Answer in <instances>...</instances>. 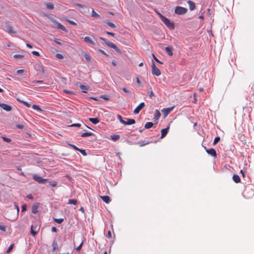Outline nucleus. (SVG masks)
<instances>
[{
  "label": "nucleus",
  "mask_w": 254,
  "mask_h": 254,
  "mask_svg": "<svg viewBox=\"0 0 254 254\" xmlns=\"http://www.w3.org/2000/svg\"><path fill=\"white\" fill-rule=\"evenodd\" d=\"M169 129V127H167L165 128H163L161 130V138H164L168 133Z\"/></svg>",
  "instance_id": "15"
},
{
  "label": "nucleus",
  "mask_w": 254,
  "mask_h": 254,
  "mask_svg": "<svg viewBox=\"0 0 254 254\" xmlns=\"http://www.w3.org/2000/svg\"><path fill=\"white\" fill-rule=\"evenodd\" d=\"M92 16L94 17H96V18H99L100 17V15L97 13H96L94 10V9H92Z\"/></svg>",
  "instance_id": "33"
},
{
  "label": "nucleus",
  "mask_w": 254,
  "mask_h": 254,
  "mask_svg": "<svg viewBox=\"0 0 254 254\" xmlns=\"http://www.w3.org/2000/svg\"><path fill=\"white\" fill-rule=\"evenodd\" d=\"M161 116V114L158 110H156L154 114L153 119L154 121H157L159 120Z\"/></svg>",
  "instance_id": "18"
},
{
  "label": "nucleus",
  "mask_w": 254,
  "mask_h": 254,
  "mask_svg": "<svg viewBox=\"0 0 254 254\" xmlns=\"http://www.w3.org/2000/svg\"><path fill=\"white\" fill-rule=\"evenodd\" d=\"M16 126L19 129H23L24 128V126L22 125H17Z\"/></svg>",
  "instance_id": "58"
},
{
  "label": "nucleus",
  "mask_w": 254,
  "mask_h": 254,
  "mask_svg": "<svg viewBox=\"0 0 254 254\" xmlns=\"http://www.w3.org/2000/svg\"><path fill=\"white\" fill-rule=\"evenodd\" d=\"M55 43L59 45H62V43L61 42V40L59 39H55L54 40Z\"/></svg>",
  "instance_id": "48"
},
{
  "label": "nucleus",
  "mask_w": 254,
  "mask_h": 254,
  "mask_svg": "<svg viewBox=\"0 0 254 254\" xmlns=\"http://www.w3.org/2000/svg\"><path fill=\"white\" fill-rule=\"evenodd\" d=\"M2 138L3 140L6 142H10L11 141V139L9 138L6 137L5 136H2Z\"/></svg>",
  "instance_id": "39"
},
{
  "label": "nucleus",
  "mask_w": 254,
  "mask_h": 254,
  "mask_svg": "<svg viewBox=\"0 0 254 254\" xmlns=\"http://www.w3.org/2000/svg\"><path fill=\"white\" fill-rule=\"evenodd\" d=\"M32 108L35 110H37L38 112H41L43 111V110L38 105H33L32 106Z\"/></svg>",
  "instance_id": "27"
},
{
  "label": "nucleus",
  "mask_w": 254,
  "mask_h": 254,
  "mask_svg": "<svg viewBox=\"0 0 254 254\" xmlns=\"http://www.w3.org/2000/svg\"><path fill=\"white\" fill-rule=\"evenodd\" d=\"M83 40L85 42L88 43L92 45H95V43L92 41L89 37H85L83 38Z\"/></svg>",
  "instance_id": "16"
},
{
  "label": "nucleus",
  "mask_w": 254,
  "mask_h": 254,
  "mask_svg": "<svg viewBox=\"0 0 254 254\" xmlns=\"http://www.w3.org/2000/svg\"><path fill=\"white\" fill-rule=\"evenodd\" d=\"M187 3L189 5V8L190 10H193L195 8V4L192 1L189 0L188 1Z\"/></svg>",
  "instance_id": "17"
},
{
  "label": "nucleus",
  "mask_w": 254,
  "mask_h": 254,
  "mask_svg": "<svg viewBox=\"0 0 254 254\" xmlns=\"http://www.w3.org/2000/svg\"><path fill=\"white\" fill-rule=\"evenodd\" d=\"M4 30L10 34L16 33V31L13 29V27L10 24H7L6 25Z\"/></svg>",
  "instance_id": "7"
},
{
  "label": "nucleus",
  "mask_w": 254,
  "mask_h": 254,
  "mask_svg": "<svg viewBox=\"0 0 254 254\" xmlns=\"http://www.w3.org/2000/svg\"><path fill=\"white\" fill-rule=\"evenodd\" d=\"M55 221L58 223V224H61L64 220V218H55Z\"/></svg>",
  "instance_id": "32"
},
{
  "label": "nucleus",
  "mask_w": 254,
  "mask_h": 254,
  "mask_svg": "<svg viewBox=\"0 0 254 254\" xmlns=\"http://www.w3.org/2000/svg\"><path fill=\"white\" fill-rule=\"evenodd\" d=\"M17 101H18L20 103H22L23 104H24L25 106H26L27 107H28V108H30L31 107V104L27 102H26V101H24L23 100H20V99H17Z\"/></svg>",
  "instance_id": "22"
},
{
  "label": "nucleus",
  "mask_w": 254,
  "mask_h": 254,
  "mask_svg": "<svg viewBox=\"0 0 254 254\" xmlns=\"http://www.w3.org/2000/svg\"><path fill=\"white\" fill-rule=\"evenodd\" d=\"M56 57H57L58 58L60 59H61L63 58V56L60 54H57L56 55Z\"/></svg>",
  "instance_id": "63"
},
{
  "label": "nucleus",
  "mask_w": 254,
  "mask_h": 254,
  "mask_svg": "<svg viewBox=\"0 0 254 254\" xmlns=\"http://www.w3.org/2000/svg\"><path fill=\"white\" fill-rule=\"evenodd\" d=\"M162 21L166 25V26L171 30H173L175 28V25L173 22L170 21L169 19L164 17Z\"/></svg>",
  "instance_id": "2"
},
{
  "label": "nucleus",
  "mask_w": 254,
  "mask_h": 254,
  "mask_svg": "<svg viewBox=\"0 0 254 254\" xmlns=\"http://www.w3.org/2000/svg\"><path fill=\"white\" fill-rule=\"evenodd\" d=\"M157 14L159 16V17L160 18L161 20L165 17V16H164L160 12H157Z\"/></svg>",
  "instance_id": "54"
},
{
  "label": "nucleus",
  "mask_w": 254,
  "mask_h": 254,
  "mask_svg": "<svg viewBox=\"0 0 254 254\" xmlns=\"http://www.w3.org/2000/svg\"><path fill=\"white\" fill-rule=\"evenodd\" d=\"M83 56L84 57L85 60L87 62H89L91 60V57L89 54H84Z\"/></svg>",
  "instance_id": "29"
},
{
  "label": "nucleus",
  "mask_w": 254,
  "mask_h": 254,
  "mask_svg": "<svg viewBox=\"0 0 254 254\" xmlns=\"http://www.w3.org/2000/svg\"><path fill=\"white\" fill-rule=\"evenodd\" d=\"M93 135H94V134L91 132H84V133H82L81 135V136L83 137H85L90 136H91Z\"/></svg>",
  "instance_id": "24"
},
{
  "label": "nucleus",
  "mask_w": 254,
  "mask_h": 254,
  "mask_svg": "<svg viewBox=\"0 0 254 254\" xmlns=\"http://www.w3.org/2000/svg\"><path fill=\"white\" fill-rule=\"evenodd\" d=\"M32 54H33L34 55H35V56H40L39 53L37 52V51H34L32 52Z\"/></svg>",
  "instance_id": "56"
},
{
  "label": "nucleus",
  "mask_w": 254,
  "mask_h": 254,
  "mask_svg": "<svg viewBox=\"0 0 254 254\" xmlns=\"http://www.w3.org/2000/svg\"><path fill=\"white\" fill-rule=\"evenodd\" d=\"M46 5L47 8L48 9H53L54 7V4L51 2L47 3Z\"/></svg>",
  "instance_id": "28"
},
{
  "label": "nucleus",
  "mask_w": 254,
  "mask_h": 254,
  "mask_svg": "<svg viewBox=\"0 0 254 254\" xmlns=\"http://www.w3.org/2000/svg\"><path fill=\"white\" fill-rule=\"evenodd\" d=\"M117 118L119 120L120 122L122 124H123V123L124 122V120L123 119L122 117L120 115H117Z\"/></svg>",
  "instance_id": "40"
},
{
  "label": "nucleus",
  "mask_w": 254,
  "mask_h": 254,
  "mask_svg": "<svg viewBox=\"0 0 254 254\" xmlns=\"http://www.w3.org/2000/svg\"><path fill=\"white\" fill-rule=\"evenodd\" d=\"M153 126V124L152 122H147L145 124L144 127L146 129L152 127Z\"/></svg>",
  "instance_id": "26"
},
{
  "label": "nucleus",
  "mask_w": 254,
  "mask_h": 254,
  "mask_svg": "<svg viewBox=\"0 0 254 254\" xmlns=\"http://www.w3.org/2000/svg\"><path fill=\"white\" fill-rule=\"evenodd\" d=\"M19 212V209L18 205L14 203V208L7 212L8 219L12 221L16 220L18 218Z\"/></svg>",
  "instance_id": "1"
},
{
  "label": "nucleus",
  "mask_w": 254,
  "mask_h": 254,
  "mask_svg": "<svg viewBox=\"0 0 254 254\" xmlns=\"http://www.w3.org/2000/svg\"><path fill=\"white\" fill-rule=\"evenodd\" d=\"M100 98L102 99H104L105 100H109L110 99V98L109 96L106 95H103L100 96Z\"/></svg>",
  "instance_id": "35"
},
{
  "label": "nucleus",
  "mask_w": 254,
  "mask_h": 254,
  "mask_svg": "<svg viewBox=\"0 0 254 254\" xmlns=\"http://www.w3.org/2000/svg\"><path fill=\"white\" fill-rule=\"evenodd\" d=\"M33 83H43V80H34L32 81Z\"/></svg>",
  "instance_id": "59"
},
{
  "label": "nucleus",
  "mask_w": 254,
  "mask_h": 254,
  "mask_svg": "<svg viewBox=\"0 0 254 254\" xmlns=\"http://www.w3.org/2000/svg\"><path fill=\"white\" fill-rule=\"evenodd\" d=\"M98 51L99 52L105 55L106 57H109V55L105 53L103 50L101 49H99Z\"/></svg>",
  "instance_id": "47"
},
{
  "label": "nucleus",
  "mask_w": 254,
  "mask_h": 254,
  "mask_svg": "<svg viewBox=\"0 0 254 254\" xmlns=\"http://www.w3.org/2000/svg\"><path fill=\"white\" fill-rule=\"evenodd\" d=\"M27 197L30 199H33V197L31 194H29L27 196Z\"/></svg>",
  "instance_id": "64"
},
{
  "label": "nucleus",
  "mask_w": 254,
  "mask_h": 254,
  "mask_svg": "<svg viewBox=\"0 0 254 254\" xmlns=\"http://www.w3.org/2000/svg\"><path fill=\"white\" fill-rule=\"evenodd\" d=\"M112 237V234L111 231H109L107 234V238H111Z\"/></svg>",
  "instance_id": "62"
},
{
  "label": "nucleus",
  "mask_w": 254,
  "mask_h": 254,
  "mask_svg": "<svg viewBox=\"0 0 254 254\" xmlns=\"http://www.w3.org/2000/svg\"><path fill=\"white\" fill-rule=\"evenodd\" d=\"M106 45H107L109 47L113 48L117 52H119L120 51L119 49L114 44L109 41L106 42Z\"/></svg>",
  "instance_id": "13"
},
{
  "label": "nucleus",
  "mask_w": 254,
  "mask_h": 254,
  "mask_svg": "<svg viewBox=\"0 0 254 254\" xmlns=\"http://www.w3.org/2000/svg\"><path fill=\"white\" fill-rule=\"evenodd\" d=\"M187 11V9L182 7L177 6L175 9V13L178 15H182L185 14Z\"/></svg>",
  "instance_id": "4"
},
{
  "label": "nucleus",
  "mask_w": 254,
  "mask_h": 254,
  "mask_svg": "<svg viewBox=\"0 0 254 254\" xmlns=\"http://www.w3.org/2000/svg\"><path fill=\"white\" fill-rule=\"evenodd\" d=\"M0 107L7 112H9L12 110V108L10 106L4 103H0Z\"/></svg>",
  "instance_id": "10"
},
{
  "label": "nucleus",
  "mask_w": 254,
  "mask_h": 254,
  "mask_svg": "<svg viewBox=\"0 0 254 254\" xmlns=\"http://www.w3.org/2000/svg\"><path fill=\"white\" fill-rule=\"evenodd\" d=\"M50 185L52 187H55L57 186V183L55 181H53V182H50Z\"/></svg>",
  "instance_id": "49"
},
{
  "label": "nucleus",
  "mask_w": 254,
  "mask_h": 254,
  "mask_svg": "<svg viewBox=\"0 0 254 254\" xmlns=\"http://www.w3.org/2000/svg\"><path fill=\"white\" fill-rule=\"evenodd\" d=\"M165 50H166V52H167V53L169 55V56H172L173 55V48L171 47H167L165 48Z\"/></svg>",
  "instance_id": "20"
},
{
  "label": "nucleus",
  "mask_w": 254,
  "mask_h": 254,
  "mask_svg": "<svg viewBox=\"0 0 254 254\" xmlns=\"http://www.w3.org/2000/svg\"><path fill=\"white\" fill-rule=\"evenodd\" d=\"M38 206L36 205H34L32 207V213L34 214H36L38 210Z\"/></svg>",
  "instance_id": "25"
},
{
  "label": "nucleus",
  "mask_w": 254,
  "mask_h": 254,
  "mask_svg": "<svg viewBox=\"0 0 254 254\" xmlns=\"http://www.w3.org/2000/svg\"><path fill=\"white\" fill-rule=\"evenodd\" d=\"M71 127H81V124H73L70 126Z\"/></svg>",
  "instance_id": "45"
},
{
  "label": "nucleus",
  "mask_w": 254,
  "mask_h": 254,
  "mask_svg": "<svg viewBox=\"0 0 254 254\" xmlns=\"http://www.w3.org/2000/svg\"><path fill=\"white\" fill-rule=\"evenodd\" d=\"M153 59H154V60L157 62V63L160 64H163V63L160 62L156 57L153 54Z\"/></svg>",
  "instance_id": "46"
},
{
  "label": "nucleus",
  "mask_w": 254,
  "mask_h": 254,
  "mask_svg": "<svg viewBox=\"0 0 254 254\" xmlns=\"http://www.w3.org/2000/svg\"><path fill=\"white\" fill-rule=\"evenodd\" d=\"M77 202V201L76 199H69L68 204H72L75 205V204H76Z\"/></svg>",
  "instance_id": "31"
},
{
  "label": "nucleus",
  "mask_w": 254,
  "mask_h": 254,
  "mask_svg": "<svg viewBox=\"0 0 254 254\" xmlns=\"http://www.w3.org/2000/svg\"><path fill=\"white\" fill-rule=\"evenodd\" d=\"M220 138L219 137H216L215 138H214V141H213V144H216L219 140H220Z\"/></svg>",
  "instance_id": "42"
},
{
  "label": "nucleus",
  "mask_w": 254,
  "mask_h": 254,
  "mask_svg": "<svg viewBox=\"0 0 254 254\" xmlns=\"http://www.w3.org/2000/svg\"><path fill=\"white\" fill-rule=\"evenodd\" d=\"M67 21H68V23H69L70 24H71L73 25L76 26L77 25L76 23L73 21H71L70 20H67Z\"/></svg>",
  "instance_id": "55"
},
{
  "label": "nucleus",
  "mask_w": 254,
  "mask_h": 254,
  "mask_svg": "<svg viewBox=\"0 0 254 254\" xmlns=\"http://www.w3.org/2000/svg\"><path fill=\"white\" fill-rule=\"evenodd\" d=\"M100 197L103 200V201L107 203H109L111 201L110 197L107 195L100 196Z\"/></svg>",
  "instance_id": "19"
},
{
  "label": "nucleus",
  "mask_w": 254,
  "mask_h": 254,
  "mask_svg": "<svg viewBox=\"0 0 254 254\" xmlns=\"http://www.w3.org/2000/svg\"><path fill=\"white\" fill-rule=\"evenodd\" d=\"M120 138V135L118 134H114L111 136V139L114 141L118 140Z\"/></svg>",
  "instance_id": "30"
},
{
  "label": "nucleus",
  "mask_w": 254,
  "mask_h": 254,
  "mask_svg": "<svg viewBox=\"0 0 254 254\" xmlns=\"http://www.w3.org/2000/svg\"><path fill=\"white\" fill-rule=\"evenodd\" d=\"M64 92L65 93L69 94V95H73V91H69V90H66V89H64Z\"/></svg>",
  "instance_id": "36"
},
{
  "label": "nucleus",
  "mask_w": 254,
  "mask_h": 254,
  "mask_svg": "<svg viewBox=\"0 0 254 254\" xmlns=\"http://www.w3.org/2000/svg\"><path fill=\"white\" fill-rule=\"evenodd\" d=\"M14 244H11L6 251V253H9L13 248Z\"/></svg>",
  "instance_id": "38"
},
{
  "label": "nucleus",
  "mask_w": 254,
  "mask_h": 254,
  "mask_svg": "<svg viewBox=\"0 0 254 254\" xmlns=\"http://www.w3.org/2000/svg\"><path fill=\"white\" fill-rule=\"evenodd\" d=\"M107 24L111 27L112 28H115L116 27V25L113 23H111V22H107Z\"/></svg>",
  "instance_id": "43"
},
{
  "label": "nucleus",
  "mask_w": 254,
  "mask_h": 254,
  "mask_svg": "<svg viewBox=\"0 0 254 254\" xmlns=\"http://www.w3.org/2000/svg\"><path fill=\"white\" fill-rule=\"evenodd\" d=\"M78 151L80 152L83 156H86L87 153L86 152V151L83 149H79Z\"/></svg>",
  "instance_id": "37"
},
{
  "label": "nucleus",
  "mask_w": 254,
  "mask_h": 254,
  "mask_svg": "<svg viewBox=\"0 0 254 254\" xmlns=\"http://www.w3.org/2000/svg\"><path fill=\"white\" fill-rule=\"evenodd\" d=\"M24 57L23 55L16 54L13 56V58L15 59H22Z\"/></svg>",
  "instance_id": "34"
},
{
  "label": "nucleus",
  "mask_w": 254,
  "mask_h": 254,
  "mask_svg": "<svg viewBox=\"0 0 254 254\" xmlns=\"http://www.w3.org/2000/svg\"><path fill=\"white\" fill-rule=\"evenodd\" d=\"M89 120L94 125L97 124L99 122V120L98 118H89Z\"/></svg>",
  "instance_id": "23"
},
{
  "label": "nucleus",
  "mask_w": 254,
  "mask_h": 254,
  "mask_svg": "<svg viewBox=\"0 0 254 254\" xmlns=\"http://www.w3.org/2000/svg\"><path fill=\"white\" fill-rule=\"evenodd\" d=\"M79 87L82 90H87L88 87L87 86L83 85H80L79 86Z\"/></svg>",
  "instance_id": "44"
},
{
  "label": "nucleus",
  "mask_w": 254,
  "mask_h": 254,
  "mask_svg": "<svg viewBox=\"0 0 254 254\" xmlns=\"http://www.w3.org/2000/svg\"><path fill=\"white\" fill-rule=\"evenodd\" d=\"M32 178L34 180L39 183V184H43L47 181V179H43L42 177L39 176L37 174H34Z\"/></svg>",
  "instance_id": "5"
},
{
  "label": "nucleus",
  "mask_w": 254,
  "mask_h": 254,
  "mask_svg": "<svg viewBox=\"0 0 254 254\" xmlns=\"http://www.w3.org/2000/svg\"><path fill=\"white\" fill-rule=\"evenodd\" d=\"M233 180L236 183H238L241 182V179L240 177L236 174H235L233 176Z\"/></svg>",
  "instance_id": "21"
},
{
  "label": "nucleus",
  "mask_w": 254,
  "mask_h": 254,
  "mask_svg": "<svg viewBox=\"0 0 254 254\" xmlns=\"http://www.w3.org/2000/svg\"><path fill=\"white\" fill-rule=\"evenodd\" d=\"M24 72V70L23 69H18L16 71V73L18 74H20Z\"/></svg>",
  "instance_id": "53"
},
{
  "label": "nucleus",
  "mask_w": 254,
  "mask_h": 254,
  "mask_svg": "<svg viewBox=\"0 0 254 254\" xmlns=\"http://www.w3.org/2000/svg\"><path fill=\"white\" fill-rule=\"evenodd\" d=\"M82 244H83V242L80 244L79 246H78L76 248V250L77 251H80L81 249V247H82Z\"/></svg>",
  "instance_id": "52"
},
{
  "label": "nucleus",
  "mask_w": 254,
  "mask_h": 254,
  "mask_svg": "<svg viewBox=\"0 0 254 254\" xmlns=\"http://www.w3.org/2000/svg\"><path fill=\"white\" fill-rule=\"evenodd\" d=\"M145 106V103L144 102L141 103L134 110L133 113L135 114H137L140 111V110Z\"/></svg>",
  "instance_id": "11"
},
{
  "label": "nucleus",
  "mask_w": 254,
  "mask_h": 254,
  "mask_svg": "<svg viewBox=\"0 0 254 254\" xmlns=\"http://www.w3.org/2000/svg\"><path fill=\"white\" fill-rule=\"evenodd\" d=\"M27 206L26 204H23L21 207L22 212H23L26 210Z\"/></svg>",
  "instance_id": "51"
},
{
  "label": "nucleus",
  "mask_w": 254,
  "mask_h": 254,
  "mask_svg": "<svg viewBox=\"0 0 254 254\" xmlns=\"http://www.w3.org/2000/svg\"><path fill=\"white\" fill-rule=\"evenodd\" d=\"M39 230V227L37 225H32L31 227L30 233L33 236H35Z\"/></svg>",
  "instance_id": "6"
},
{
  "label": "nucleus",
  "mask_w": 254,
  "mask_h": 254,
  "mask_svg": "<svg viewBox=\"0 0 254 254\" xmlns=\"http://www.w3.org/2000/svg\"><path fill=\"white\" fill-rule=\"evenodd\" d=\"M51 231L52 232H57V229L55 227H53L52 228Z\"/></svg>",
  "instance_id": "61"
},
{
  "label": "nucleus",
  "mask_w": 254,
  "mask_h": 254,
  "mask_svg": "<svg viewBox=\"0 0 254 254\" xmlns=\"http://www.w3.org/2000/svg\"><path fill=\"white\" fill-rule=\"evenodd\" d=\"M151 68H152V74L154 75L158 76L161 75V72L159 69L156 67L155 64V63L153 61L152 62L151 64Z\"/></svg>",
  "instance_id": "3"
},
{
  "label": "nucleus",
  "mask_w": 254,
  "mask_h": 254,
  "mask_svg": "<svg viewBox=\"0 0 254 254\" xmlns=\"http://www.w3.org/2000/svg\"><path fill=\"white\" fill-rule=\"evenodd\" d=\"M69 146L72 147L74 150L78 151L79 149L78 147H77L75 145L71 144H68Z\"/></svg>",
  "instance_id": "50"
},
{
  "label": "nucleus",
  "mask_w": 254,
  "mask_h": 254,
  "mask_svg": "<svg viewBox=\"0 0 254 254\" xmlns=\"http://www.w3.org/2000/svg\"><path fill=\"white\" fill-rule=\"evenodd\" d=\"M106 33L108 35H110L111 36H113V37H114L115 35V34L114 33H112V32H106Z\"/></svg>",
  "instance_id": "57"
},
{
  "label": "nucleus",
  "mask_w": 254,
  "mask_h": 254,
  "mask_svg": "<svg viewBox=\"0 0 254 254\" xmlns=\"http://www.w3.org/2000/svg\"><path fill=\"white\" fill-rule=\"evenodd\" d=\"M204 148L205 149L206 152L209 155H210L211 156L214 157H216L217 154H216V152L214 149L210 148V149H206V148L205 147H204Z\"/></svg>",
  "instance_id": "9"
},
{
  "label": "nucleus",
  "mask_w": 254,
  "mask_h": 254,
  "mask_svg": "<svg viewBox=\"0 0 254 254\" xmlns=\"http://www.w3.org/2000/svg\"><path fill=\"white\" fill-rule=\"evenodd\" d=\"M127 121H124L123 123V124L125 125H130L132 124H134L135 123V121L134 119H131L127 118Z\"/></svg>",
  "instance_id": "14"
},
{
  "label": "nucleus",
  "mask_w": 254,
  "mask_h": 254,
  "mask_svg": "<svg viewBox=\"0 0 254 254\" xmlns=\"http://www.w3.org/2000/svg\"><path fill=\"white\" fill-rule=\"evenodd\" d=\"M174 107H172L168 108H163L162 110V112L164 115V118L167 117L168 114L173 110Z\"/></svg>",
  "instance_id": "8"
},
{
  "label": "nucleus",
  "mask_w": 254,
  "mask_h": 254,
  "mask_svg": "<svg viewBox=\"0 0 254 254\" xmlns=\"http://www.w3.org/2000/svg\"><path fill=\"white\" fill-rule=\"evenodd\" d=\"M148 94H149V97L151 98L154 95V93L152 91H151L150 92H149L148 93Z\"/></svg>",
  "instance_id": "60"
},
{
  "label": "nucleus",
  "mask_w": 254,
  "mask_h": 254,
  "mask_svg": "<svg viewBox=\"0 0 254 254\" xmlns=\"http://www.w3.org/2000/svg\"><path fill=\"white\" fill-rule=\"evenodd\" d=\"M0 230L3 232H5L6 227L4 225H0Z\"/></svg>",
  "instance_id": "41"
},
{
  "label": "nucleus",
  "mask_w": 254,
  "mask_h": 254,
  "mask_svg": "<svg viewBox=\"0 0 254 254\" xmlns=\"http://www.w3.org/2000/svg\"><path fill=\"white\" fill-rule=\"evenodd\" d=\"M52 21L57 25V27L59 29H61L62 30H63V31H64L65 32H68V31L66 29V28L64 25L61 24L60 23L56 21L55 20H53Z\"/></svg>",
  "instance_id": "12"
}]
</instances>
